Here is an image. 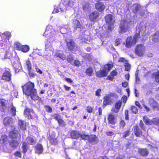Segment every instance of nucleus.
<instances>
[{
    "mask_svg": "<svg viewBox=\"0 0 159 159\" xmlns=\"http://www.w3.org/2000/svg\"><path fill=\"white\" fill-rule=\"evenodd\" d=\"M54 117L57 121L61 118V116L57 114L54 115Z\"/></svg>",
    "mask_w": 159,
    "mask_h": 159,
    "instance_id": "052dcab7",
    "label": "nucleus"
},
{
    "mask_svg": "<svg viewBox=\"0 0 159 159\" xmlns=\"http://www.w3.org/2000/svg\"><path fill=\"white\" fill-rule=\"evenodd\" d=\"M83 9L84 11H86L89 9L88 5H86L85 6H83Z\"/></svg>",
    "mask_w": 159,
    "mask_h": 159,
    "instance_id": "774afa93",
    "label": "nucleus"
},
{
    "mask_svg": "<svg viewBox=\"0 0 159 159\" xmlns=\"http://www.w3.org/2000/svg\"><path fill=\"white\" fill-rule=\"evenodd\" d=\"M18 125L21 129L24 130L26 129V124L24 121L21 120H19Z\"/></svg>",
    "mask_w": 159,
    "mask_h": 159,
    "instance_id": "cd10ccee",
    "label": "nucleus"
},
{
    "mask_svg": "<svg viewBox=\"0 0 159 159\" xmlns=\"http://www.w3.org/2000/svg\"><path fill=\"white\" fill-rule=\"evenodd\" d=\"M138 152L142 156H147L148 152V150L146 149H139Z\"/></svg>",
    "mask_w": 159,
    "mask_h": 159,
    "instance_id": "473e14b6",
    "label": "nucleus"
},
{
    "mask_svg": "<svg viewBox=\"0 0 159 159\" xmlns=\"http://www.w3.org/2000/svg\"><path fill=\"white\" fill-rule=\"evenodd\" d=\"M25 67L27 69L29 73H30L32 70V64L30 61L29 59L26 61Z\"/></svg>",
    "mask_w": 159,
    "mask_h": 159,
    "instance_id": "412c9836",
    "label": "nucleus"
},
{
    "mask_svg": "<svg viewBox=\"0 0 159 159\" xmlns=\"http://www.w3.org/2000/svg\"><path fill=\"white\" fill-rule=\"evenodd\" d=\"M93 107L88 106L86 108L87 111L89 113H91L93 111Z\"/></svg>",
    "mask_w": 159,
    "mask_h": 159,
    "instance_id": "5fc2aeb1",
    "label": "nucleus"
},
{
    "mask_svg": "<svg viewBox=\"0 0 159 159\" xmlns=\"http://www.w3.org/2000/svg\"><path fill=\"white\" fill-rule=\"evenodd\" d=\"M20 51H21L24 52H28L30 50L29 46L26 45H22Z\"/></svg>",
    "mask_w": 159,
    "mask_h": 159,
    "instance_id": "58836bf2",
    "label": "nucleus"
},
{
    "mask_svg": "<svg viewBox=\"0 0 159 159\" xmlns=\"http://www.w3.org/2000/svg\"><path fill=\"white\" fill-rule=\"evenodd\" d=\"M134 22L131 18H127L122 20L120 26L119 32L123 33L127 31L130 25L133 24Z\"/></svg>",
    "mask_w": 159,
    "mask_h": 159,
    "instance_id": "7ed1b4c3",
    "label": "nucleus"
},
{
    "mask_svg": "<svg viewBox=\"0 0 159 159\" xmlns=\"http://www.w3.org/2000/svg\"><path fill=\"white\" fill-rule=\"evenodd\" d=\"M54 31V30L52 28V26L50 25H48L46 29V30L45 32V34H50L51 32Z\"/></svg>",
    "mask_w": 159,
    "mask_h": 159,
    "instance_id": "ea45409f",
    "label": "nucleus"
},
{
    "mask_svg": "<svg viewBox=\"0 0 159 159\" xmlns=\"http://www.w3.org/2000/svg\"><path fill=\"white\" fill-rule=\"evenodd\" d=\"M99 16V13L97 11H94L90 14L89 16L90 20L93 22L95 21Z\"/></svg>",
    "mask_w": 159,
    "mask_h": 159,
    "instance_id": "a211bd4d",
    "label": "nucleus"
},
{
    "mask_svg": "<svg viewBox=\"0 0 159 159\" xmlns=\"http://www.w3.org/2000/svg\"><path fill=\"white\" fill-rule=\"evenodd\" d=\"M73 27L75 28H80V22L78 20H75L73 22Z\"/></svg>",
    "mask_w": 159,
    "mask_h": 159,
    "instance_id": "79ce46f5",
    "label": "nucleus"
},
{
    "mask_svg": "<svg viewBox=\"0 0 159 159\" xmlns=\"http://www.w3.org/2000/svg\"><path fill=\"white\" fill-rule=\"evenodd\" d=\"M13 122V120L12 118L10 116L5 117L3 120V124L5 126H8Z\"/></svg>",
    "mask_w": 159,
    "mask_h": 159,
    "instance_id": "ddd939ff",
    "label": "nucleus"
},
{
    "mask_svg": "<svg viewBox=\"0 0 159 159\" xmlns=\"http://www.w3.org/2000/svg\"><path fill=\"white\" fill-rule=\"evenodd\" d=\"M120 39H117L116 40L115 44L117 46L120 43Z\"/></svg>",
    "mask_w": 159,
    "mask_h": 159,
    "instance_id": "0e129e2a",
    "label": "nucleus"
},
{
    "mask_svg": "<svg viewBox=\"0 0 159 159\" xmlns=\"http://www.w3.org/2000/svg\"><path fill=\"white\" fill-rule=\"evenodd\" d=\"M13 127V130L11 131L8 134L9 137L11 139H16L18 135L20 136V134L19 133L18 130H16V128L12 126Z\"/></svg>",
    "mask_w": 159,
    "mask_h": 159,
    "instance_id": "9d476101",
    "label": "nucleus"
},
{
    "mask_svg": "<svg viewBox=\"0 0 159 159\" xmlns=\"http://www.w3.org/2000/svg\"><path fill=\"white\" fill-rule=\"evenodd\" d=\"M90 135L86 134L82 135L80 134V136L81 138L84 140H89V138Z\"/></svg>",
    "mask_w": 159,
    "mask_h": 159,
    "instance_id": "8fccbe9b",
    "label": "nucleus"
},
{
    "mask_svg": "<svg viewBox=\"0 0 159 159\" xmlns=\"http://www.w3.org/2000/svg\"><path fill=\"white\" fill-rule=\"evenodd\" d=\"M101 90L100 89H98L95 92V95L96 96L99 97L100 96Z\"/></svg>",
    "mask_w": 159,
    "mask_h": 159,
    "instance_id": "4d7b16f0",
    "label": "nucleus"
},
{
    "mask_svg": "<svg viewBox=\"0 0 159 159\" xmlns=\"http://www.w3.org/2000/svg\"><path fill=\"white\" fill-rule=\"evenodd\" d=\"M11 35L10 33L8 32H5L0 34V36L1 39L0 40V42L6 44L7 45V42L11 37Z\"/></svg>",
    "mask_w": 159,
    "mask_h": 159,
    "instance_id": "0eeeda50",
    "label": "nucleus"
},
{
    "mask_svg": "<svg viewBox=\"0 0 159 159\" xmlns=\"http://www.w3.org/2000/svg\"><path fill=\"white\" fill-rule=\"evenodd\" d=\"M67 46L68 48L70 50H73L74 51L76 50L75 47L73 42L71 39H68L66 41Z\"/></svg>",
    "mask_w": 159,
    "mask_h": 159,
    "instance_id": "f3484780",
    "label": "nucleus"
},
{
    "mask_svg": "<svg viewBox=\"0 0 159 159\" xmlns=\"http://www.w3.org/2000/svg\"><path fill=\"white\" fill-rule=\"evenodd\" d=\"M73 64L75 66H79L81 65L80 62L78 60H75L73 62Z\"/></svg>",
    "mask_w": 159,
    "mask_h": 159,
    "instance_id": "864d4df0",
    "label": "nucleus"
},
{
    "mask_svg": "<svg viewBox=\"0 0 159 159\" xmlns=\"http://www.w3.org/2000/svg\"><path fill=\"white\" fill-rule=\"evenodd\" d=\"M34 111L33 110H30L28 108H26L24 111V115L25 117H27L29 119H32L33 117L31 115V113Z\"/></svg>",
    "mask_w": 159,
    "mask_h": 159,
    "instance_id": "4468645a",
    "label": "nucleus"
},
{
    "mask_svg": "<svg viewBox=\"0 0 159 159\" xmlns=\"http://www.w3.org/2000/svg\"><path fill=\"white\" fill-rule=\"evenodd\" d=\"M12 75L11 72L9 69L8 70H6L3 72L2 75L1 79L2 80L6 82H9L11 80Z\"/></svg>",
    "mask_w": 159,
    "mask_h": 159,
    "instance_id": "423d86ee",
    "label": "nucleus"
},
{
    "mask_svg": "<svg viewBox=\"0 0 159 159\" xmlns=\"http://www.w3.org/2000/svg\"><path fill=\"white\" fill-rule=\"evenodd\" d=\"M131 110L132 112L135 114H136L138 111V109L137 108L134 106H131Z\"/></svg>",
    "mask_w": 159,
    "mask_h": 159,
    "instance_id": "603ef678",
    "label": "nucleus"
},
{
    "mask_svg": "<svg viewBox=\"0 0 159 159\" xmlns=\"http://www.w3.org/2000/svg\"><path fill=\"white\" fill-rule=\"evenodd\" d=\"M96 8L99 11H102L104 10L105 6L104 3L100 2L96 4Z\"/></svg>",
    "mask_w": 159,
    "mask_h": 159,
    "instance_id": "dca6fc26",
    "label": "nucleus"
},
{
    "mask_svg": "<svg viewBox=\"0 0 159 159\" xmlns=\"http://www.w3.org/2000/svg\"><path fill=\"white\" fill-rule=\"evenodd\" d=\"M59 29L61 33L62 34L66 33L70 30V28L67 27V25H62L59 26Z\"/></svg>",
    "mask_w": 159,
    "mask_h": 159,
    "instance_id": "aec40b11",
    "label": "nucleus"
},
{
    "mask_svg": "<svg viewBox=\"0 0 159 159\" xmlns=\"http://www.w3.org/2000/svg\"><path fill=\"white\" fill-rule=\"evenodd\" d=\"M105 20L106 23L108 25V30H111L113 27V25L115 22L114 17L111 14H109L105 17Z\"/></svg>",
    "mask_w": 159,
    "mask_h": 159,
    "instance_id": "39448f33",
    "label": "nucleus"
},
{
    "mask_svg": "<svg viewBox=\"0 0 159 159\" xmlns=\"http://www.w3.org/2000/svg\"><path fill=\"white\" fill-rule=\"evenodd\" d=\"M113 66V64L112 62L107 64L104 66V70L107 73L108 72L111 70Z\"/></svg>",
    "mask_w": 159,
    "mask_h": 159,
    "instance_id": "b1692460",
    "label": "nucleus"
},
{
    "mask_svg": "<svg viewBox=\"0 0 159 159\" xmlns=\"http://www.w3.org/2000/svg\"><path fill=\"white\" fill-rule=\"evenodd\" d=\"M125 126V122L124 120H122L120 123V127L123 128Z\"/></svg>",
    "mask_w": 159,
    "mask_h": 159,
    "instance_id": "e2e57ef3",
    "label": "nucleus"
},
{
    "mask_svg": "<svg viewBox=\"0 0 159 159\" xmlns=\"http://www.w3.org/2000/svg\"><path fill=\"white\" fill-rule=\"evenodd\" d=\"M127 100V97L125 96H124L121 99V101L125 103Z\"/></svg>",
    "mask_w": 159,
    "mask_h": 159,
    "instance_id": "69168bd1",
    "label": "nucleus"
},
{
    "mask_svg": "<svg viewBox=\"0 0 159 159\" xmlns=\"http://www.w3.org/2000/svg\"><path fill=\"white\" fill-rule=\"evenodd\" d=\"M122 85L124 87H126L128 85V83L127 82H124L122 83Z\"/></svg>",
    "mask_w": 159,
    "mask_h": 159,
    "instance_id": "338daca9",
    "label": "nucleus"
},
{
    "mask_svg": "<svg viewBox=\"0 0 159 159\" xmlns=\"http://www.w3.org/2000/svg\"><path fill=\"white\" fill-rule=\"evenodd\" d=\"M9 53V47L6 44L0 42V57L2 59H10L11 56Z\"/></svg>",
    "mask_w": 159,
    "mask_h": 159,
    "instance_id": "f03ea898",
    "label": "nucleus"
},
{
    "mask_svg": "<svg viewBox=\"0 0 159 159\" xmlns=\"http://www.w3.org/2000/svg\"><path fill=\"white\" fill-rule=\"evenodd\" d=\"M34 148L35 149V152L39 154L40 153V144L37 143L36 146L34 147Z\"/></svg>",
    "mask_w": 159,
    "mask_h": 159,
    "instance_id": "de8ad7c7",
    "label": "nucleus"
},
{
    "mask_svg": "<svg viewBox=\"0 0 159 159\" xmlns=\"http://www.w3.org/2000/svg\"><path fill=\"white\" fill-rule=\"evenodd\" d=\"M26 143L29 145H34L37 143V139L34 136L32 135L28 136L26 138Z\"/></svg>",
    "mask_w": 159,
    "mask_h": 159,
    "instance_id": "9b49d317",
    "label": "nucleus"
},
{
    "mask_svg": "<svg viewBox=\"0 0 159 159\" xmlns=\"http://www.w3.org/2000/svg\"><path fill=\"white\" fill-rule=\"evenodd\" d=\"M70 135L72 139H76L80 136V134L76 131H72L70 133Z\"/></svg>",
    "mask_w": 159,
    "mask_h": 159,
    "instance_id": "5701e85b",
    "label": "nucleus"
},
{
    "mask_svg": "<svg viewBox=\"0 0 159 159\" xmlns=\"http://www.w3.org/2000/svg\"><path fill=\"white\" fill-rule=\"evenodd\" d=\"M55 57H58L63 60H64L66 58V56L62 53L59 52H57L53 53Z\"/></svg>",
    "mask_w": 159,
    "mask_h": 159,
    "instance_id": "4be33fe9",
    "label": "nucleus"
},
{
    "mask_svg": "<svg viewBox=\"0 0 159 159\" xmlns=\"http://www.w3.org/2000/svg\"><path fill=\"white\" fill-rule=\"evenodd\" d=\"M75 1V0H65L64 4L66 5H68L71 7H72L73 6Z\"/></svg>",
    "mask_w": 159,
    "mask_h": 159,
    "instance_id": "72a5a7b5",
    "label": "nucleus"
},
{
    "mask_svg": "<svg viewBox=\"0 0 159 159\" xmlns=\"http://www.w3.org/2000/svg\"><path fill=\"white\" fill-rule=\"evenodd\" d=\"M46 110L48 112H51L52 111V108L49 106H46Z\"/></svg>",
    "mask_w": 159,
    "mask_h": 159,
    "instance_id": "680f3d73",
    "label": "nucleus"
},
{
    "mask_svg": "<svg viewBox=\"0 0 159 159\" xmlns=\"http://www.w3.org/2000/svg\"><path fill=\"white\" fill-rule=\"evenodd\" d=\"M152 40L155 42L159 41V34L158 33H156L154 35L151 37Z\"/></svg>",
    "mask_w": 159,
    "mask_h": 159,
    "instance_id": "7c9ffc66",
    "label": "nucleus"
},
{
    "mask_svg": "<svg viewBox=\"0 0 159 159\" xmlns=\"http://www.w3.org/2000/svg\"><path fill=\"white\" fill-rule=\"evenodd\" d=\"M107 73L104 70H101L96 73V75L98 77L106 76Z\"/></svg>",
    "mask_w": 159,
    "mask_h": 159,
    "instance_id": "bb28decb",
    "label": "nucleus"
},
{
    "mask_svg": "<svg viewBox=\"0 0 159 159\" xmlns=\"http://www.w3.org/2000/svg\"><path fill=\"white\" fill-rule=\"evenodd\" d=\"M152 122L154 125H159V119L154 118L152 120Z\"/></svg>",
    "mask_w": 159,
    "mask_h": 159,
    "instance_id": "a18cd8bd",
    "label": "nucleus"
},
{
    "mask_svg": "<svg viewBox=\"0 0 159 159\" xmlns=\"http://www.w3.org/2000/svg\"><path fill=\"white\" fill-rule=\"evenodd\" d=\"M34 83L28 81L22 86L23 93L26 95L30 96L31 98L35 100L39 99V97L37 94L36 89H34Z\"/></svg>",
    "mask_w": 159,
    "mask_h": 159,
    "instance_id": "f257e3e1",
    "label": "nucleus"
},
{
    "mask_svg": "<svg viewBox=\"0 0 159 159\" xmlns=\"http://www.w3.org/2000/svg\"><path fill=\"white\" fill-rule=\"evenodd\" d=\"M149 101L150 106L154 108L157 107V103L153 99L150 98Z\"/></svg>",
    "mask_w": 159,
    "mask_h": 159,
    "instance_id": "2f4dec72",
    "label": "nucleus"
},
{
    "mask_svg": "<svg viewBox=\"0 0 159 159\" xmlns=\"http://www.w3.org/2000/svg\"><path fill=\"white\" fill-rule=\"evenodd\" d=\"M139 35V33H136L133 38L131 37H128L126 41L125 47L129 48L133 45L135 44L138 40Z\"/></svg>",
    "mask_w": 159,
    "mask_h": 159,
    "instance_id": "20e7f679",
    "label": "nucleus"
},
{
    "mask_svg": "<svg viewBox=\"0 0 159 159\" xmlns=\"http://www.w3.org/2000/svg\"><path fill=\"white\" fill-rule=\"evenodd\" d=\"M9 144L12 148H16L18 146L19 143L17 140L13 139L10 141Z\"/></svg>",
    "mask_w": 159,
    "mask_h": 159,
    "instance_id": "393cba45",
    "label": "nucleus"
},
{
    "mask_svg": "<svg viewBox=\"0 0 159 159\" xmlns=\"http://www.w3.org/2000/svg\"><path fill=\"white\" fill-rule=\"evenodd\" d=\"M63 11L64 10L63 8L61 7L60 5H56L54 6V10L52 12V13H57L60 11Z\"/></svg>",
    "mask_w": 159,
    "mask_h": 159,
    "instance_id": "c85d7f7f",
    "label": "nucleus"
},
{
    "mask_svg": "<svg viewBox=\"0 0 159 159\" xmlns=\"http://www.w3.org/2000/svg\"><path fill=\"white\" fill-rule=\"evenodd\" d=\"M121 104V102L120 101L116 102L115 106L112 108L111 111L116 113L118 112L120 108Z\"/></svg>",
    "mask_w": 159,
    "mask_h": 159,
    "instance_id": "2eb2a0df",
    "label": "nucleus"
},
{
    "mask_svg": "<svg viewBox=\"0 0 159 159\" xmlns=\"http://www.w3.org/2000/svg\"><path fill=\"white\" fill-rule=\"evenodd\" d=\"M119 62H122L124 63V64L127 62L128 61L125 60L124 58H120L118 60Z\"/></svg>",
    "mask_w": 159,
    "mask_h": 159,
    "instance_id": "6e6d98bb",
    "label": "nucleus"
},
{
    "mask_svg": "<svg viewBox=\"0 0 159 159\" xmlns=\"http://www.w3.org/2000/svg\"><path fill=\"white\" fill-rule=\"evenodd\" d=\"M134 130L135 134L137 136H139L141 135L142 131L138 127H135Z\"/></svg>",
    "mask_w": 159,
    "mask_h": 159,
    "instance_id": "f704fd0d",
    "label": "nucleus"
},
{
    "mask_svg": "<svg viewBox=\"0 0 159 159\" xmlns=\"http://www.w3.org/2000/svg\"><path fill=\"white\" fill-rule=\"evenodd\" d=\"M28 144L26 142H22V146L21 148L22 149V152L25 154L28 149Z\"/></svg>",
    "mask_w": 159,
    "mask_h": 159,
    "instance_id": "c756f323",
    "label": "nucleus"
},
{
    "mask_svg": "<svg viewBox=\"0 0 159 159\" xmlns=\"http://www.w3.org/2000/svg\"><path fill=\"white\" fill-rule=\"evenodd\" d=\"M11 113L12 116H14L16 115V107L12 104L11 106Z\"/></svg>",
    "mask_w": 159,
    "mask_h": 159,
    "instance_id": "c9c22d12",
    "label": "nucleus"
},
{
    "mask_svg": "<svg viewBox=\"0 0 159 159\" xmlns=\"http://www.w3.org/2000/svg\"><path fill=\"white\" fill-rule=\"evenodd\" d=\"M12 66L14 68L16 73H18L22 69L21 63L18 61H15L12 64Z\"/></svg>",
    "mask_w": 159,
    "mask_h": 159,
    "instance_id": "f8f14e48",
    "label": "nucleus"
},
{
    "mask_svg": "<svg viewBox=\"0 0 159 159\" xmlns=\"http://www.w3.org/2000/svg\"><path fill=\"white\" fill-rule=\"evenodd\" d=\"M108 120L109 123L114 125L116 122L115 119L113 115L110 114L108 116Z\"/></svg>",
    "mask_w": 159,
    "mask_h": 159,
    "instance_id": "a878e982",
    "label": "nucleus"
},
{
    "mask_svg": "<svg viewBox=\"0 0 159 159\" xmlns=\"http://www.w3.org/2000/svg\"><path fill=\"white\" fill-rule=\"evenodd\" d=\"M57 121L59 125L61 126H64L66 125L65 122L61 118Z\"/></svg>",
    "mask_w": 159,
    "mask_h": 159,
    "instance_id": "3c124183",
    "label": "nucleus"
},
{
    "mask_svg": "<svg viewBox=\"0 0 159 159\" xmlns=\"http://www.w3.org/2000/svg\"><path fill=\"white\" fill-rule=\"evenodd\" d=\"M135 52L136 54L137 55L142 56L145 53V47L143 45H138L136 46Z\"/></svg>",
    "mask_w": 159,
    "mask_h": 159,
    "instance_id": "6e6552de",
    "label": "nucleus"
},
{
    "mask_svg": "<svg viewBox=\"0 0 159 159\" xmlns=\"http://www.w3.org/2000/svg\"><path fill=\"white\" fill-rule=\"evenodd\" d=\"M73 58L71 56H70L69 57H68L67 58V60L68 62L72 64H73Z\"/></svg>",
    "mask_w": 159,
    "mask_h": 159,
    "instance_id": "13d9d810",
    "label": "nucleus"
},
{
    "mask_svg": "<svg viewBox=\"0 0 159 159\" xmlns=\"http://www.w3.org/2000/svg\"><path fill=\"white\" fill-rule=\"evenodd\" d=\"M143 120L144 122L147 125H150L151 123V121L146 116H144L143 117Z\"/></svg>",
    "mask_w": 159,
    "mask_h": 159,
    "instance_id": "c03bdc74",
    "label": "nucleus"
},
{
    "mask_svg": "<svg viewBox=\"0 0 159 159\" xmlns=\"http://www.w3.org/2000/svg\"><path fill=\"white\" fill-rule=\"evenodd\" d=\"M93 69L91 67H89L86 70L85 73L88 76H91L93 73Z\"/></svg>",
    "mask_w": 159,
    "mask_h": 159,
    "instance_id": "a19ab883",
    "label": "nucleus"
},
{
    "mask_svg": "<svg viewBox=\"0 0 159 159\" xmlns=\"http://www.w3.org/2000/svg\"><path fill=\"white\" fill-rule=\"evenodd\" d=\"M22 45L20 43L18 42H16L14 44V47L15 49L17 50L20 51Z\"/></svg>",
    "mask_w": 159,
    "mask_h": 159,
    "instance_id": "e433bc0d",
    "label": "nucleus"
},
{
    "mask_svg": "<svg viewBox=\"0 0 159 159\" xmlns=\"http://www.w3.org/2000/svg\"><path fill=\"white\" fill-rule=\"evenodd\" d=\"M8 101L3 98H0V111L6 112L7 109V102Z\"/></svg>",
    "mask_w": 159,
    "mask_h": 159,
    "instance_id": "1a4fd4ad",
    "label": "nucleus"
},
{
    "mask_svg": "<svg viewBox=\"0 0 159 159\" xmlns=\"http://www.w3.org/2000/svg\"><path fill=\"white\" fill-rule=\"evenodd\" d=\"M135 81L136 83H139V79L138 77V71H136L135 73Z\"/></svg>",
    "mask_w": 159,
    "mask_h": 159,
    "instance_id": "bf43d9fd",
    "label": "nucleus"
},
{
    "mask_svg": "<svg viewBox=\"0 0 159 159\" xmlns=\"http://www.w3.org/2000/svg\"><path fill=\"white\" fill-rule=\"evenodd\" d=\"M89 141L92 144H94L98 142V139L95 135H90L89 136Z\"/></svg>",
    "mask_w": 159,
    "mask_h": 159,
    "instance_id": "6ab92c4d",
    "label": "nucleus"
},
{
    "mask_svg": "<svg viewBox=\"0 0 159 159\" xmlns=\"http://www.w3.org/2000/svg\"><path fill=\"white\" fill-rule=\"evenodd\" d=\"M124 65L125 67V70L127 71H129L130 69V65L129 64L127 61V62L125 63Z\"/></svg>",
    "mask_w": 159,
    "mask_h": 159,
    "instance_id": "49530a36",
    "label": "nucleus"
},
{
    "mask_svg": "<svg viewBox=\"0 0 159 159\" xmlns=\"http://www.w3.org/2000/svg\"><path fill=\"white\" fill-rule=\"evenodd\" d=\"M104 99L103 104L104 105H108L110 103L111 100L109 97L107 96H105Z\"/></svg>",
    "mask_w": 159,
    "mask_h": 159,
    "instance_id": "4c0bfd02",
    "label": "nucleus"
},
{
    "mask_svg": "<svg viewBox=\"0 0 159 159\" xmlns=\"http://www.w3.org/2000/svg\"><path fill=\"white\" fill-rule=\"evenodd\" d=\"M14 155L16 157H19V158H21V154L20 151H16L14 154Z\"/></svg>",
    "mask_w": 159,
    "mask_h": 159,
    "instance_id": "09e8293b",
    "label": "nucleus"
},
{
    "mask_svg": "<svg viewBox=\"0 0 159 159\" xmlns=\"http://www.w3.org/2000/svg\"><path fill=\"white\" fill-rule=\"evenodd\" d=\"M153 76L155 78L156 81L159 83V71L154 73L153 74Z\"/></svg>",
    "mask_w": 159,
    "mask_h": 159,
    "instance_id": "37998d69",
    "label": "nucleus"
}]
</instances>
